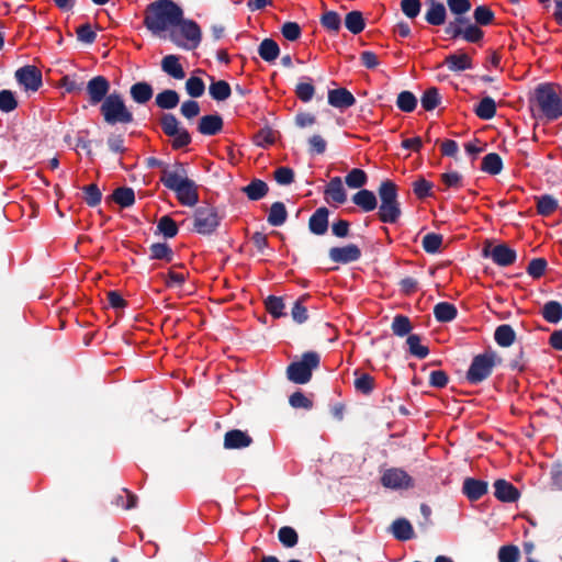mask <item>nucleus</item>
Here are the masks:
<instances>
[{
	"instance_id": "obj_1",
	"label": "nucleus",
	"mask_w": 562,
	"mask_h": 562,
	"mask_svg": "<svg viewBox=\"0 0 562 562\" xmlns=\"http://www.w3.org/2000/svg\"><path fill=\"white\" fill-rule=\"evenodd\" d=\"M183 10L172 0H156L145 12L144 24L155 35H161L179 24Z\"/></svg>"
},
{
	"instance_id": "obj_2",
	"label": "nucleus",
	"mask_w": 562,
	"mask_h": 562,
	"mask_svg": "<svg viewBox=\"0 0 562 562\" xmlns=\"http://www.w3.org/2000/svg\"><path fill=\"white\" fill-rule=\"evenodd\" d=\"M378 193L381 201L378 212L379 220L387 224L396 223L402 211L395 183L390 180L382 181Z\"/></svg>"
},
{
	"instance_id": "obj_3",
	"label": "nucleus",
	"mask_w": 562,
	"mask_h": 562,
	"mask_svg": "<svg viewBox=\"0 0 562 562\" xmlns=\"http://www.w3.org/2000/svg\"><path fill=\"white\" fill-rule=\"evenodd\" d=\"M535 100L541 114L549 121L562 116V99L558 88L550 83H541L535 90Z\"/></svg>"
},
{
	"instance_id": "obj_4",
	"label": "nucleus",
	"mask_w": 562,
	"mask_h": 562,
	"mask_svg": "<svg viewBox=\"0 0 562 562\" xmlns=\"http://www.w3.org/2000/svg\"><path fill=\"white\" fill-rule=\"evenodd\" d=\"M168 37L178 47L192 50L200 45L202 33L196 22L182 16L179 24L170 30Z\"/></svg>"
},
{
	"instance_id": "obj_5",
	"label": "nucleus",
	"mask_w": 562,
	"mask_h": 562,
	"mask_svg": "<svg viewBox=\"0 0 562 562\" xmlns=\"http://www.w3.org/2000/svg\"><path fill=\"white\" fill-rule=\"evenodd\" d=\"M100 111L104 121L110 125L130 124L134 120L133 113L117 93L109 94L102 102Z\"/></svg>"
},
{
	"instance_id": "obj_6",
	"label": "nucleus",
	"mask_w": 562,
	"mask_h": 562,
	"mask_svg": "<svg viewBox=\"0 0 562 562\" xmlns=\"http://www.w3.org/2000/svg\"><path fill=\"white\" fill-rule=\"evenodd\" d=\"M319 366V356L310 351L300 361L292 362L286 369L288 379L296 384H305L312 378V371Z\"/></svg>"
},
{
	"instance_id": "obj_7",
	"label": "nucleus",
	"mask_w": 562,
	"mask_h": 562,
	"mask_svg": "<svg viewBox=\"0 0 562 562\" xmlns=\"http://www.w3.org/2000/svg\"><path fill=\"white\" fill-rule=\"evenodd\" d=\"M495 366V355L485 352L473 358L467 372V379L472 384H477L490 376Z\"/></svg>"
},
{
	"instance_id": "obj_8",
	"label": "nucleus",
	"mask_w": 562,
	"mask_h": 562,
	"mask_svg": "<svg viewBox=\"0 0 562 562\" xmlns=\"http://www.w3.org/2000/svg\"><path fill=\"white\" fill-rule=\"evenodd\" d=\"M220 225V217L215 209L211 205L199 206L194 213V231L199 234L207 235L213 233Z\"/></svg>"
},
{
	"instance_id": "obj_9",
	"label": "nucleus",
	"mask_w": 562,
	"mask_h": 562,
	"mask_svg": "<svg viewBox=\"0 0 562 562\" xmlns=\"http://www.w3.org/2000/svg\"><path fill=\"white\" fill-rule=\"evenodd\" d=\"M191 179L188 178V172L183 164L176 162L172 166L164 167L160 181L162 184L171 190L176 191L182 184H186Z\"/></svg>"
},
{
	"instance_id": "obj_10",
	"label": "nucleus",
	"mask_w": 562,
	"mask_h": 562,
	"mask_svg": "<svg viewBox=\"0 0 562 562\" xmlns=\"http://www.w3.org/2000/svg\"><path fill=\"white\" fill-rule=\"evenodd\" d=\"M384 487L391 490H406L413 486V479L408 473L398 468H391L384 471L381 477Z\"/></svg>"
},
{
	"instance_id": "obj_11",
	"label": "nucleus",
	"mask_w": 562,
	"mask_h": 562,
	"mask_svg": "<svg viewBox=\"0 0 562 562\" xmlns=\"http://www.w3.org/2000/svg\"><path fill=\"white\" fill-rule=\"evenodd\" d=\"M483 255L490 257L497 266L508 267L516 261V251L505 244L496 245L492 249L484 248Z\"/></svg>"
},
{
	"instance_id": "obj_12",
	"label": "nucleus",
	"mask_w": 562,
	"mask_h": 562,
	"mask_svg": "<svg viewBox=\"0 0 562 562\" xmlns=\"http://www.w3.org/2000/svg\"><path fill=\"white\" fill-rule=\"evenodd\" d=\"M110 90V83L103 76H97L90 79L87 83V93L89 101L92 105L104 101Z\"/></svg>"
},
{
	"instance_id": "obj_13",
	"label": "nucleus",
	"mask_w": 562,
	"mask_h": 562,
	"mask_svg": "<svg viewBox=\"0 0 562 562\" xmlns=\"http://www.w3.org/2000/svg\"><path fill=\"white\" fill-rule=\"evenodd\" d=\"M15 78L26 90L36 91L42 85V75L35 66H24L18 69Z\"/></svg>"
},
{
	"instance_id": "obj_14",
	"label": "nucleus",
	"mask_w": 562,
	"mask_h": 562,
	"mask_svg": "<svg viewBox=\"0 0 562 562\" xmlns=\"http://www.w3.org/2000/svg\"><path fill=\"white\" fill-rule=\"evenodd\" d=\"M361 257V250L355 244L344 247H333L329 249V258L337 263H349L357 261Z\"/></svg>"
},
{
	"instance_id": "obj_15",
	"label": "nucleus",
	"mask_w": 562,
	"mask_h": 562,
	"mask_svg": "<svg viewBox=\"0 0 562 562\" xmlns=\"http://www.w3.org/2000/svg\"><path fill=\"white\" fill-rule=\"evenodd\" d=\"M328 103L336 109H348L356 103L353 94L345 88L328 91Z\"/></svg>"
},
{
	"instance_id": "obj_16",
	"label": "nucleus",
	"mask_w": 562,
	"mask_h": 562,
	"mask_svg": "<svg viewBox=\"0 0 562 562\" xmlns=\"http://www.w3.org/2000/svg\"><path fill=\"white\" fill-rule=\"evenodd\" d=\"M180 204L186 206H194L199 202L198 186L193 180L179 187L173 191Z\"/></svg>"
},
{
	"instance_id": "obj_17",
	"label": "nucleus",
	"mask_w": 562,
	"mask_h": 562,
	"mask_svg": "<svg viewBox=\"0 0 562 562\" xmlns=\"http://www.w3.org/2000/svg\"><path fill=\"white\" fill-rule=\"evenodd\" d=\"M494 488V495L501 502L513 503L519 498V491L506 480H496Z\"/></svg>"
},
{
	"instance_id": "obj_18",
	"label": "nucleus",
	"mask_w": 562,
	"mask_h": 562,
	"mask_svg": "<svg viewBox=\"0 0 562 562\" xmlns=\"http://www.w3.org/2000/svg\"><path fill=\"white\" fill-rule=\"evenodd\" d=\"M324 194L327 202L344 204L347 201V192L339 177H335L328 182Z\"/></svg>"
},
{
	"instance_id": "obj_19",
	"label": "nucleus",
	"mask_w": 562,
	"mask_h": 562,
	"mask_svg": "<svg viewBox=\"0 0 562 562\" xmlns=\"http://www.w3.org/2000/svg\"><path fill=\"white\" fill-rule=\"evenodd\" d=\"M487 482L467 477L463 481L462 492L470 501H477L487 493Z\"/></svg>"
},
{
	"instance_id": "obj_20",
	"label": "nucleus",
	"mask_w": 562,
	"mask_h": 562,
	"mask_svg": "<svg viewBox=\"0 0 562 562\" xmlns=\"http://www.w3.org/2000/svg\"><path fill=\"white\" fill-rule=\"evenodd\" d=\"M251 442V437L239 429L229 430L224 437V447L226 449H243L249 447Z\"/></svg>"
},
{
	"instance_id": "obj_21",
	"label": "nucleus",
	"mask_w": 562,
	"mask_h": 562,
	"mask_svg": "<svg viewBox=\"0 0 562 562\" xmlns=\"http://www.w3.org/2000/svg\"><path fill=\"white\" fill-rule=\"evenodd\" d=\"M329 211L326 207L317 209L308 221V228L315 235H324L328 229Z\"/></svg>"
},
{
	"instance_id": "obj_22",
	"label": "nucleus",
	"mask_w": 562,
	"mask_h": 562,
	"mask_svg": "<svg viewBox=\"0 0 562 562\" xmlns=\"http://www.w3.org/2000/svg\"><path fill=\"white\" fill-rule=\"evenodd\" d=\"M223 128V120L218 114L204 115L200 119L198 131L202 135L212 136Z\"/></svg>"
},
{
	"instance_id": "obj_23",
	"label": "nucleus",
	"mask_w": 562,
	"mask_h": 562,
	"mask_svg": "<svg viewBox=\"0 0 562 562\" xmlns=\"http://www.w3.org/2000/svg\"><path fill=\"white\" fill-rule=\"evenodd\" d=\"M445 65L453 72H460L473 68L472 59L467 53L448 55L445 58Z\"/></svg>"
},
{
	"instance_id": "obj_24",
	"label": "nucleus",
	"mask_w": 562,
	"mask_h": 562,
	"mask_svg": "<svg viewBox=\"0 0 562 562\" xmlns=\"http://www.w3.org/2000/svg\"><path fill=\"white\" fill-rule=\"evenodd\" d=\"M352 202L363 212H371L378 206L375 194L367 189H361L356 194H353Z\"/></svg>"
},
{
	"instance_id": "obj_25",
	"label": "nucleus",
	"mask_w": 562,
	"mask_h": 562,
	"mask_svg": "<svg viewBox=\"0 0 562 562\" xmlns=\"http://www.w3.org/2000/svg\"><path fill=\"white\" fill-rule=\"evenodd\" d=\"M429 5L425 19L431 25H441L446 21V7L436 0H427Z\"/></svg>"
},
{
	"instance_id": "obj_26",
	"label": "nucleus",
	"mask_w": 562,
	"mask_h": 562,
	"mask_svg": "<svg viewBox=\"0 0 562 562\" xmlns=\"http://www.w3.org/2000/svg\"><path fill=\"white\" fill-rule=\"evenodd\" d=\"M162 70L175 79H183L186 74L176 55H167L161 60Z\"/></svg>"
},
{
	"instance_id": "obj_27",
	"label": "nucleus",
	"mask_w": 562,
	"mask_h": 562,
	"mask_svg": "<svg viewBox=\"0 0 562 562\" xmlns=\"http://www.w3.org/2000/svg\"><path fill=\"white\" fill-rule=\"evenodd\" d=\"M391 530L393 536L401 541H406L414 537V529L405 518L394 520Z\"/></svg>"
},
{
	"instance_id": "obj_28",
	"label": "nucleus",
	"mask_w": 562,
	"mask_h": 562,
	"mask_svg": "<svg viewBox=\"0 0 562 562\" xmlns=\"http://www.w3.org/2000/svg\"><path fill=\"white\" fill-rule=\"evenodd\" d=\"M132 99L139 104L148 102L153 97V88L147 82H137L131 87Z\"/></svg>"
},
{
	"instance_id": "obj_29",
	"label": "nucleus",
	"mask_w": 562,
	"mask_h": 562,
	"mask_svg": "<svg viewBox=\"0 0 562 562\" xmlns=\"http://www.w3.org/2000/svg\"><path fill=\"white\" fill-rule=\"evenodd\" d=\"M458 311L456 306L448 302H440L434 307V315L440 323H448L457 317Z\"/></svg>"
},
{
	"instance_id": "obj_30",
	"label": "nucleus",
	"mask_w": 562,
	"mask_h": 562,
	"mask_svg": "<svg viewBox=\"0 0 562 562\" xmlns=\"http://www.w3.org/2000/svg\"><path fill=\"white\" fill-rule=\"evenodd\" d=\"M542 317L551 324H557L562 319V305L558 301H549L541 308Z\"/></svg>"
},
{
	"instance_id": "obj_31",
	"label": "nucleus",
	"mask_w": 562,
	"mask_h": 562,
	"mask_svg": "<svg viewBox=\"0 0 562 562\" xmlns=\"http://www.w3.org/2000/svg\"><path fill=\"white\" fill-rule=\"evenodd\" d=\"M258 53L263 60L271 63L278 58L280 48L276 41L265 38L259 45Z\"/></svg>"
},
{
	"instance_id": "obj_32",
	"label": "nucleus",
	"mask_w": 562,
	"mask_h": 562,
	"mask_svg": "<svg viewBox=\"0 0 562 562\" xmlns=\"http://www.w3.org/2000/svg\"><path fill=\"white\" fill-rule=\"evenodd\" d=\"M268 186L265 181L255 179L244 188V192L249 200L258 201L268 193Z\"/></svg>"
},
{
	"instance_id": "obj_33",
	"label": "nucleus",
	"mask_w": 562,
	"mask_h": 562,
	"mask_svg": "<svg viewBox=\"0 0 562 562\" xmlns=\"http://www.w3.org/2000/svg\"><path fill=\"white\" fill-rule=\"evenodd\" d=\"M481 169L490 175H498L503 169V161L498 154L490 153L484 156Z\"/></svg>"
},
{
	"instance_id": "obj_34",
	"label": "nucleus",
	"mask_w": 562,
	"mask_h": 562,
	"mask_svg": "<svg viewBox=\"0 0 562 562\" xmlns=\"http://www.w3.org/2000/svg\"><path fill=\"white\" fill-rule=\"evenodd\" d=\"M288 217V212L282 202H274L269 211L268 223L272 226H281Z\"/></svg>"
},
{
	"instance_id": "obj_35",
	"label": "nucleus",
	"mask_w": 562,
	"mask_h": 562,
	"mask_svg": "<svg viewBox=\"0 0 562 562\" xmlns=\"http://www.w3.org/2000/svg\"><path fill=\"white\" fill-rule=\"evenodd\" d=\"M475 114L482 120H491L496 113V103L490 98H483L475 108Z\"/></svg>"
},
{
	"instance_id": "obj_36",
	"label": "nucleus",
	"mask_w": 562,
	"mask_h": 562,
	"mask_svg": "<svg viewBox=\"0 0 562 562\" xmlns=\"http://www.w3.org/2000/svg\"><path fill=\"white\" fill-rule=\"evenodd\" d=\"M179 95L175 90H165L157 94L156 104L164 110H170L178 105Z\"/></svg>"
},
{
	"instance_id": "obj_37",
	"label": "nucleus",
	"mask_w": 562,
	"mask_h": 562,
	"mask_svg": "<svg viewBox=\"0 0 562 562\" xmlns=\"http://www.w3.org/2000/svg\"><path fill=\"white\" fill-rule=\"evenodd\" d=\"M495 341L502 347H509L515 341V331L509 325H501L494 334Z\"/></svg>"
},
{
	"instance_id": "obj_38",
	"label": "nucleus",
	"mask_w": 562,
	"mask_h": 562,
	"mask_svg": "<svg viewBox=\"0 0 562 562\" xmlns=\"http://www.w3.org/2000/svg\"><path fill=\"white\" fill-rule=\"evenodd\" d=\"M345 25L352 34H359L363 31L366 23L361 12L351 11L346 15Z\"/></svg>"
},
{
	"instance_id": "obj_39",
	"label": "nucleus",
	"mask_w": 562,
	"mask_h": 562,
	"mask_svg": "<svg viewBox=\"0 0 562 562\" xmlns=\"http://www.w3.org/2000/svg\"><path fill=\"white\" fill-rule=\"evenodd\" d=\"M113 200L122 207L132 206L135 202V193L132 188L122 187L113 192Z\"/></svg>"
},
{
	"instance_id": "obj_40",
	"label": "nucleus",
	"mask_w": 562,
	"mask_h": 562,
	"mask_svg": "<svg viewBox=\"0 0 562 562\" xmlns=\"http://www.w3.org/2000/svg\"><path fill=\"white\" fill-rule=\"evenodd\" d=\"M558 205V201L552 195H541L537 201V212L542 216H549L557 211Z\"/></svg>"
},
{
	"instance_id": "obj_41",
	"label": "nucleus",
	"mask_w": 562,
	"mask_h": 562,
	"mask_svg": "<svg viewBox=\"0 0 562 562\" xmlns=\"http://www.w3.org/2000/svg\"><path fill=\"white\" fill-rule=\"evenodd\" d=\"M150 258L171 262L173 259L172 249L165 243L153 244L149 248Z\"/></svg>"
},
{
	"instance_id": "obj_42",
	"label": "nucleus",
	"mask_w": 562,
	"mask_h": 562,
	"mask_svg": "<svg viewBox=\"0 0 562 562\" xmlns=\"http://www.w3.org/2000/svg\"><path fill=\"white\" fill-rule=\"evenodd\" d=\"M209 90L211 97L216 101L228 99L232 92L229 85L224 80L212 82Z\"/></svg>"
},
{
	"instance_id": "obj_43",
	"label": "nucleus",
	"mask_w": 562,
	"mask_h": 562,
	"mask_svg": "<svg viewBox=\"0 0 562 562\" xmlns=\"http://www.w3.org/2000/svg\"><path fill=\"white\" fill-rule=\"evenodd\" d=\"M346 184L352 189H360L367 184V173L359 168L352 169L345 178Z\"/></svg>"
},
{
	"instance_id": "obj_44",
	"label": "nucleus",
	"mask_w": 562,
	"mask_h": 562,
	"mask_svg": "<svg viewBox=\"0 0 562 562\" xmlns=\"http://www.w3.org/2000/svg\"><path fill=\"white\" fill-rule=\"evenodd\" d=\"M406 344L409 352L418 359H424L429 353L428 348L420 344V337L418 335H409L406 339Z\"/></svg>"
},
{
	"instance_id": "obj_45",
	"label": "nucleus",
	"mask_w": 562,
	"mask_h": 562,
	"mask_svg": "<svg viewBox=\"0 0 562 562\" xmlns=\"http://www.w3.org/2000/svg\"><path fill=\"white\" fill-rule=\"evenodd\" d=\"M393 334L400 337H404L412 330V324L407 316L396 315L392 322Z\"/></svg>"
},
{
	"instance_id": "obj_46",
	"label": "nucleus",
	"mask_w": 562,
	"mask_h": 562,
	"mask_svg": "<svg viewBox=\"0 0 562 562\" xmlns=\"http://www.w3.org/2000/svg\"><path fill=\"white\" fill-rule=\"evenodd\" d=\"M396 105L403 112H413L417 105V99L411 91H402L397 95Z\"/></svg>"
},
{
	"instance_id": "obj_47",
	"label": "nucleus",
	"mask_w": 562,
	"mask_h": 562,
	"mask_svg": "<svg viewBox=\"0 0 562 562\" xmlns=\"http://www.w3.org/2000/svg\"><path fill=\"white\" fill-rule=\"evenodd\" d=\"M483 36L484 32L468 19V23L463 25L462 38L469 43H477Z\"/></svg>"
},
{
	"instance_id": "obj_48",
	"label": "nucleus",
	"mask_w": 562,
	"mask_h": 562,
	"mask_svg": "<svg viewBox=\"0 0 562 562\" xmlns=\"http://www.w3.org/2000/svg\"><path fill=\"white\" fill-rule=\"evenodd\" d=\"M157 228L167 238H172L178 234L177 223L167 215L158 221Z\"/></svg>"
},
{
	"instance_id": "obj_49",
	"label": "nucleus",
	"mask_w": 562,
	"mask_h": 562,
	"mask_svg": "<svg viewBox=\"0 0 562 562\" xmlns=\"http://www.w3.org/2000/svg\"><path fill=\"white\" fill-rule=\"evenodd\" d=\"M306 81L297 83L295 93L296 97L303 102H310L315 93V88L310 78H305Z\"/></svg>"
},
{
	"instance_id": "obj_50",
	"label": "nucleus",
	"mask_w": 562,
	"mask_h": 562,
	"mask_svg": "<svg viewBox=\"0 0 562 562\" xmlns=\"http://www.w3.org/2000/svg\"><path fill=\"white\" fill-rule=\"evenodd\" d=\"M420 102H422V106L426 111H431L435 108H437V105L440 102V97H439L438 90L436 88L427 89L424 92Z\"/></svg>"
},
{
	"instance_id": "obj_51",
	"label": "nucleus",
	"mask_w": 562,
	"mask_h": 562,
	"mask_svg": "<svg viewBox=\"0 0 562 562\" xmlns=\"http://www.w3.org/2000/svg\"><path fill=\"white\" fill-rule=\"evenodd\" d=\"M160 126L162 132L169 136L177 133V130L181 126L180 122L173 114L166 113L160 119Z\"/></svg>"
},
{
	"instance_id": "obj_52",
	"label": "nucleus",
	"mask_w": 562,
	"mask_h": 562,
	"mask_svg": "<svg viewBox=\"0 0 562 562\" xmlns=\"http://www.w3.org/2000/svg\"><path fill=\"white\" fill-rule=\"evenodd\" d=\"M186 90L192 98H199L204 93L205 85L199 77H190L186 82Z\"/></svg>"
},
{
	"instance_id": "obj_53",
	"label": "nucleus",
	"mask_w": 562,
	"mask_h": 562,
	"mask_svg": "<svg viewBox=\"0 0 562 562\" xmlns=\"http://www.w3.org/2000/svg\"><path fill=\"white\" fill-rule=\"evenodd\" d=\"M442 244V236L435 233H429L423 238V247L426 252L435 254L440 249Z\"/></svg>"
},
{
	"instance_id": "obj_54",
	"label": "nucleus",
	"mask_w": 562,
	"mask_h": 562,
	"mask_svg": "<svg viewBox=\"0 0 562 562\" xmlns=\"http://www.w3.org/2000/svg\"><path fill=\"white\" fill-rule=\"evenodd\" d=\"M172 138L171 146L173 149H180L188 146L191 143L190 133L182 126L177 130V133L169 135Z\"/></svg>"
},
{
	"instance_id": "obj_55",
	"label": "nucleus",
	"mask_w": 562,
	"mask_h": 562,
	"mask_svg": "<svg viewBox=\"0 0 562 562\" xmlns=\"http://www.w3.org/2000/svg\"><path fill=\"white\" fill-rule=\"evenodd\" d=\"M465 23H468V19L467 18H464V16H457L453 21H450L447 24V26L445 29V32L451 38L462 37L463 25Z\"/></svg>"
},
{
	"instance_id": "obj_56",
	"label": "nucleus",
	"mask_w": 562,
	"mask_h": 562,
	"mask_svg": "<svg viewBox=\"0 0 562 562\" xmlns=\"http://www.w3.org/2000/svg\"><path fill=\"white\" fill-rule=\"evenodd\" d=\"M473 16H474L476 24H480V25H488L494 20L493 11L486 5L476 7L473 12Z\"/></svg>"
},
{
	"instance_id": "obj_57",
	"label": "nucleus",
	"mask_w": 562,
	"mask_h": 562,
	"mask_svg": "<svg viewBox=\"0 0 562 562\" xmlns=\"http://www.w3.org/2000/svg\"><path fill=\"white\" fill-rule=\"evenodd\" d=\"M280 542L286 547L292 548L297 543V533L292 527H282L278 532Z\"/></svg>"
},
{
	"instance_id": "obj_58",
	"label": "nucleus",
	"mask_w": 562,
	"mask_h": 562,
	"mask_svg": "<svg viewBox=\"0 0 562 562\" xmlns=\"http://www.w3.org/2000/svg\"><path fill=\"white\" fill-rule=\"evenodd\" d=\"M18 106L15 95L10 90L0 91V110L3 112H12Z\"/></svg>"
},
{
	"instance_id": "obj_59",
	"label": "nucleus",
	"mask_w": 562,
	"mask_h": 562,
	"mask_svg": "<svg viewBox=\"0 0 562 562\" xmlns=\"http://www.w3.org/2000/svg\"><path fill=\"white\" fill-rule=\"evenodd\" d=\"M519 559V550L516 546H503L498 550L499 562H517Z\"/></svg>"
},
{
	"instance_id": "obj_60",
	"label": "nucleus",
	"mask_w": 562,
	"mask_h": 562,
	"mask_svg": "<svg viewBox=\"0 0 562 562\" xmlns=\"http://www.w3.org/2000/svg\"><path fill=\"white\" fill-rule=\"evenodd\" d=\"M355 387L363 394H370L374 389V379L371 375L363 373L356 379Z\"/></svg>"
},
{
	"instance_id": "obj_61",
	"label": "nucleus",
	"mask_w": 562,
	"mask_h": 562,
	"mask_svg": "<svg viewBox=\"0 0 562 562\" xmlns=\"http://www.w3.org/2000/svg\"><path fill=\"white\" fill-rule=\"evenodd\" d=\"M267 311L274 317H280L284 315V303L281 297L278 296H269L266 301Z\"/></svg>"
},
{
	"instance_id": "obj_62",
	"label": "nucleus",
	"mask_w": 562,
	"mask_h": 562,
	"mask_svg": "<svg viewBox=\"0 0 562 562\" xmlns=\"http://www.w3.org/2000/svg\"><path fill=\"white\" fill-rule=\"evenodd\" d=\"M85 200L88 205L97 206L101 202V191L97 187V184H89L83 188Z\"/></svg>"
},
{
	"instance_id": "obj_63",
	"label": "nucleus",
	"mask_w": 562,
	"mask_h": 562,
	"mask_svg": "<svg viewBox=\"0 0 562 562\" xmlns=\"http://www.w3.org/2000/svg\"><path fill=\"white\" fill-rule=\"evenodd\" d=\"M547 268V261L543 258H535L532 259L527 268V272L532 278H540L543 276Z\"/></svg>"
},
{
	"instance_id": "obj_64",
	"label": "nucleus",
	"mask_w": 562,
	"mask_h": 562,
	"mask_svg": "<svg viewBox=\"0 0 562 562\" xmlns=\"http://www.w3.org/2000/svg\"><path fill=\"white\" fill-rule=\"evenodd\" d=\"M274 179L281 186H289L294 180V172L289 167H279L274 171Z\"/></svg>"
}]
</instances>
